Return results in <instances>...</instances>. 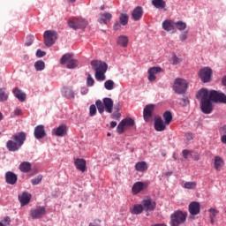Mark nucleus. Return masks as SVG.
<instances>
[{"label": "nucleus", "instance_id": "nucleus-1", "mask_svg": "<svg viewBox=\"0 0 226 226\" xmlns=\"http://www.w3.org/2000/svg\"><path fill=\"white\" fill-rule=\"evenodd\" d=\"M12 139H10L6 143V147L8 151H19L22 146H24V142H26V132H20L11 136Z\"/></svg>", "mask_w": 226, "mask_h": 226}, {"label": "nucleus", "instance_id": "nucleus-2", "mask_svg": "<svg viewBox=\"0 0 226 226\" xmlns=\"http://www.w3.org/2000/svg\"><path fill=\"white\" fill-rule=\"evenodd\" d=\"M91 66L94 72H95V79L98 82H103L107 79L105 73H107V70L109 65L107 63L100 61V60H93L91 62Z\"/></svg>", "mask_w": 226, "mask_h": 226}, {"label": "nucleus", "instance_id": "nucleus-3", "mask_svg": "<svg viewBox=\"0 0 226 226\" xmlns=\"http://www.w3.org/2000/svg\"><path fill=\"white\" fill-rule=\"evenodd\" d=\"M97 110L99 114H103V112H108V114H112V109H114V101L111 98L105 97L102 100H97L95 102Z\"/></svg>", "mask_w": 226, "mask_h": 226}, {"label": "nucleus", "instance_id": "nucleus-4", "mask_svg": "<svg viewBox=\"0 0 226 226\" xmlns=\"http://www.w3.org/2000/svg\"><path fill=\"white\" fill-rule=\"evenodd\" d=\"M188 213L183 212L181 210L175 211L170 215V225L171 226H180L186 222Z\"/></svg>", "mask_w": 226, "mask_h": 226}, {"label": "nucleus", "instance_id": "nucleus-5", "mask_svg": "<svg viewBox=\"0 0 226 226\" xmlns=\"http://www.w3.org/2000/svg\"><path fill=\"white\" fill-rule=\"evenodd\" d=\"M87 24V20L82 18H72L68 20L69 27L74 29V31H77V29H86Z\"/></svg>", "mask_w": 226, "mask_h": 226}, {"label": "nucleus", "instance_id": "nucleus-6", "mask_svg": "<svg viewBox=\"0 0 226 226\" xmlns=\"http://www.w3.org/2000/svg\"><path fill=\"white\" fill-rule=\"evenodd\" d=\"M186 89H188V83L186 82V79H183L181 78L175 79L173 90L177 94H185V93H186Z\"/></svg>", "mask_w": 226, "mask_h": 226}, {"label": "nucleus", "instance_id": "nucleus-7", "mask_svg": "<svg viewBox=\"0 0 226 226\" xmlns=\"http://www.w3.org/2000/svg\"><path fill=\"white\" fill-rule=\"evenodd\" d=\"M61 64H66L69 70H73L79 66V61L73 58V55L67 53L61 57Z\"/></svg>", "mask_w": 226, "mask_h": 226}, {"label": "nucleus", "instance_id": "nucleus-8", "mask_svg": "<svg viewBox=\"0 0 226 226\" xmlns=\"http://www.w3.org/2000/svg\"><path fill=\"white\" fill-rule=\"evenodd\" d=\"M43 38L46 47H52L56 43V40H57V32L54 30L45 31Z\"/></svg>", "mask_w": 226, "mask_h": 226}, {"label": "nucleus", "instance_id": "nucleus-9", "mask_svg": "<svg viewBox=\"0 0 226 226\" xmlns=\"http://www.w3.org/2000/svg\"><path fill=\"white\" fill-rule=\"evenodd\" d=\"M210 100L215 103H226V95L223 93H220L216 90H211L209 92Z\"/></svg>", "mask_w": 226, "mask_h": 226}, {"label": "nucleus", "instance_id": "nucleus-10", "mask_svg": "<svg viewBox=\"0 0 226 226\" xmlns=\"http://www.w3.org/2000/svg\"><path fill=\"white\" fill-rule=\"evenodd\" d=\"M199 77L204 83L211 82V77H213V70L209 67H204L200 70Z\"/></svg>", "mask_w": 226, "mask_h": 226}, {"label": "nucleus", "instance_id": "nucleus-11", "mask_svg": "<svg viewBox=\"0 0 226 226\" xmlns=\"http://www.w3.org/2000/svg\"><path fill=\"white\" fill-rule=\"evenodd\" d=\"M46 213L47 210L44 207H37L30 210V215L32 216L33 220H40V218H43Z\"/></svg>", "mask_w": 226, "mask_h": 226}, {"label": "nucleus", "instance_id": "nucleus-12", "mask_svg": "<svg viewBox=\"0 0 226 226\" xmlns=\"http://www.w3.org/2000/svg\"><path fill=\"white\" fill-rule=\"evenodd\" d=\"M197 98L200 100V103L204 102H209L212 101L211 97L209 96V90L207 88H201L198 93H197Z\"/></svg>", "mask_w": 226, "mask_h": 226}, {"label": "nucleus", "instance_id": "nucleus-13", "mask_svg": "<svg viewBox=\"0 0 226 226\" xmlns=\"http://www.w3.org/2000/svg\"><path fill=\"white\" fill-rule=\"evenodd\" d=\"M189 213L192 216H197L200 213V203L192 201L189 204Z\"/></svg>", "mask_w": 226, "mask_h": 226}, {"label": "nucleus", "instance_id": "nucleus-14", "mask_svg": "<svg viewBox=\"0 0 226 226\" xmlns=\"http://www.w3.org/2000/svg\"><path fill=\"white\" fill-rule=\"evenodd\" d=\"M34 135L37 140H40V139H43V137L47 136V132H45V126L44 125H37L34 128Z\"/></svg>", "mask_w": 226, "mask_h": 226}, {"label": "nucleus", "instance_id": "nucleus-15", "mask_svg": "<svg viewBox=\"0 0 226 226\" xmlns=\"http://www.w3.org/2000/svg\"><path fill=\"white\" fill-rule=\"evenodd\" d=\"M213 101H204L200 102V109L203 114H211L213 112Z\"/></svg>", "mask_w": 226, "mask_h": 226}, {"label": "nucleus", "instance_id": "nucleus-16", "mask_svg": "<svg viewBox=\"0 0 226 226\" xmlns=\"http://www.w3.org/2000/svg\"><path fill=\"white\" fill-rule=\"evenodd\" d=\"M153 110H154V104H148L143 109V117L146 122L149 121L151 119V117L153 116Z\"/></svg>", "mask_w": 226, "mask_h": 226}, {"label": "nucleus", "instance_id": "nucleus-17", "mask_svg": "<svg viewBox=\"0 0 226 226\" xmlns=\"http://www.w3.org/2000/svg\"><path fill=\"white\" fill-rule=\"evenodd\" d=\"M225 167V161L220 155H216L214 157V169L215 170H222Z\"/></svg>", "mask_w": 226, "mask_h": 226}, {"label": "nucleus", "instance_id": "nucleus-18", "mask_svg": "<svg viewBox=\"0 0 226 226\" xmlns=\"http://www.w3.org/2000/svg\"><path fill=\"white\" fill-rule=\"evenodd\" d=\"M18 180L17 174L13 171H7L5 173V181L7 185H16Z\"/></svg>", "mask_w": 226, "mask_h": 226}, {"label": "nucleus", "instance_id": "nucleus-19", "mask_svg": "<svg viewBox=\"0 0 226 226\" xmlns=\"http://www.w3.org/2000/svg\"><path fill=\"white\" fill-rule=\"evenodd\" d=\"M74 165L76 169L80 172H86L87 170V167L86 166V160L84 159H75Z\"/></svg>", "mask_w": 226, "mask_h": 226}, {"label": "nucleus", "instance_id": "nucleus-20", "mask_svg": "<svg viewBox=\"0 0 226 226\" xmlns=\"http://www.w3.org/2000/svg\"><path fill=\"white\" fill-rule=\"evenodd\" d=\"M142 204L146 211H154L156 208V202L152 201L151 200H144Z\"/></svg>", "mask_w": 226, "mask_h": 226}, {"label": "nucleus", "instance_id": "nucleus-21", "mask_svg": "<svg viewBox=\"0 0 226 226\" xmlns=\"http://www.w3.org/2000/svg\"><path fill=\"white\" fill-rule=\"evenodd\" d=\"M145 188L146 184H144L143 182H136L132 188V194L137 195V193H140V192H142V190H144Z\"/></svg>", "mask_w": 226, "mask_h": 226}, {"label": "nucleus", "instance_id": "nucleus-22", "mask_svg": "<svg viewBox=\"0 0 226 226\" xmlns=\"http://www.w3.org/2000/svg\"><path fill=\"white\" fill-rule=\"evenodd\" d=\"M144 11H142V7L138 6L136 7L132 13V17L133 19V20H135L136 22L139 21L140 19H142V15H143Z\"/></svg>", "mask_w": 226, "mask_h": 226}, {"label": "nucleus", "instance_id": "nucleus-23", "mask_svg": "<svg viewBox=\"0 0 226 226\" xmlns=\"http://www.w3.org/2000/svg\"><path fill=\"white\" fill-rule=\"evenodd\" d=\"M67 130L68 129L66 128V125H60L57 128L53 129V133L56 137H64V135H66Z\"/></svg>", "mask_w": 226, "mask_h": 226}, {"label": "nucleus", "instance_id": "nucleus-24", "mask_svg": "<svg viewBox=\"0 0 226 226\" xmlns=\"http://www.w3.org/2000/svg\"><path fill=\"white\" fill-rule=\"evenodd\" d=\"M165 123L163 122V119L162 117H158L154 121V130L156 132H163L165 130Z\"/></svg>", "mask_w": 226, "mask_h": 226}, {"label": "nucleus", "instance_id": "nucleus-25", "mask_svg": "<svg viewBox=\"0 0 226 226\" xmlns=\"http://www.w3.org/2000/svg\"><path fill=\"white\" fill-rule=\"evenodd\" d=\"M21 206H27L31 202V194L28 192H23L21 196H19Z\"/></svg>", "mask_w": 226, "mask_h": 226}, {"label": "nucleus", "instance_id": "nucleus-26", "mask_svg": "<svg viewBox=\"0 0 226 226\" xmlns=\"http://www.w3.org/2000/svg\"><path fill=\"white\" fill-rule=\"evenodd\" d=\"M110 20H112V14L110 12L101 14L100 18L98 19V22L101 24H109Z\"/></svg>", "mask_w": 226, "mask_h": 226}, {"label": "nucleus", "instance_id": "nucleus-27", "mask_svg": "<svg viewBox=\"0 0 226 226\" xmlns=\"http://www.w3.org/2000/svg\"><path fill=\"white\" fill-rule=\"evenodd\" d=\"M12 93L15 98H18L19 102H26V94H24V92H22V90L19 89V87H15L12 90Z\"/></svg>", "mask_w": 226, "mask_h": 226}, {"label": "nucleus", "instance_id": "nucleus-28", "mask_svg": "<svg viewBox=\"0 0 226 226\" xmlns=\"http://www.w3.org/2000/svg\"><path fill=\"white\" fill-rule=\"evenodd\" d=\"M33 165L29 162H23L19 164V170L27 174V172H31Z\"/></svg>", "mask_w": 226, "mask_h": 226}, {"label": "nucleus", "instance_id": "nucleus-29", "mask_svg": "<svg viewBox=\"0 0 226 226\" xmlns=\"http://www.w3.org/2000/svg\"><path fill=\"white\" fill-rule=\"evenodd\" d=\"M63 94L64 96H65V98H68L69 100L75 98V93L70 87H64Z\"/></svg>", "mask_w": 226, "mask_h": 226}, {"label": "nucleus", "instance_id": "nucleus-30", "mask_svg": "<svg viewBox=\"0 0 226 226\" xmlns=\"http://www.w3.org/2000/svg\"><path fill=\"white\" fill-rule=\"evenodd\" d=\"M162 29L164 31H173L174 29V22L172 20L166 19L162 22Z\"/></svg>", "mask_w": 226, "mask_h": 226}, {"label": "nucleus", "instance_id": "nucleus-31", "mask_svg": "<svg viewBox=\"0 0 226 226\" xmlns=\"http://www.w3.org/2000/svg\"><path fill=\"white\" fill-rule=\"evenodd\" d=\"M117 45H120V47H124V48L128 47V36L120 35L117 38Z\"/></svg>", "mask_w": 226, "mask_h": 226}, {"label": "nucleus", "instance_id": "nucleus-32", "mask_svg": "<svg viewBox=\"0 0 226 226\" xmlns=\"http://www.w3.org/2000/svg\"><path fill=\"white\" fill-rule=\"evenodd\" d=\"M152 4L154 8H157V10H163V8L167 6V4L163 0H152Z\"/></svg>", "mask_w": 226, "mask_h": 226}, {"label": "nucleus", "instance_id": "nucleus-33", "mask_svg": "<svg viewBox=\"0 0 226 226\" xmlns=\"http://www.w3.org/2000/svg\"><path fill=\"white\" fill-rule=\"evenodd\" d=\"M208 213H210L209 215L210 223L213 225L215 223V218L218 216V213H220V211H218L216 208L211 207L208 209Z\"/></svg>", "mask_w": 226, "mask_h": 226}, {"label": "nucleus", "instance_id": "nucleus-34", "mask_svg": "<svg viewBox=\"0 0 226 226\" xmlns=\"http://www.w3.org/2000/svg\"><path fill=\"white\" fill-rule=\"evenodd\" d=\"M135 169L138 172H146L147 170V163L146 162H139L136 163Z\"/></svg>", "mask_w": 226, "mask_h": 226}, {"label": "nucleus", "instance_id": "nucleus-35", "mask_svg": "<svg viewBox=\"0 0 226 226\" xmlns=\"http://www.w3.org/2000/svg\"><path fill=\"white\" fill-rule=\"evenodd\" d=\"M144 211L143 205H134L133 208L131 210L132 215H140Z\"/></svg>", "mask_w": 226, "mask_h": 226}, {"label": "nucleus", "instance_id": "nucleus-36", "mask_svg": "<svg viewBox=\"0 0 226 226\" xmlns=\"http://www.w3.org/2000/svg\"><path fill=\"white\" fill-rule=\"evenodd\" d=\"M162 117L165 121V124H170V123H172V113L170 111H165Z\"/></svg>", "mask_w": 226, "mask_h": 226}, {"label": "nucleus", "instance_id": "nucleus-37", "mask_svg": "<svg viewBox=\"0 0 226 226\" xmlns=\"http://www.w3.org/2000/svg\"><path fill=\"white\" fill-rule=\"evenodd\" d=\"M129 19L130 18H129L128 14H126V13L120 14L119 21H120L121 26H127Z\"/></svg>", "mask_w": 226, "mask_h": 226}, {"label": "nucleus", "instance_id": "nucleus-38", "mask_svg": "<svg viewBox=\"0 0 226 226\" xmlns=\"http://www.w3.org/2000/svg\"><path fill=\"white\" fill-rule=\"evenodd\" d=\"M34 68L36 72H42V70H45V62L41 60L35 62Z\"/></svg>", "mask_w": 226, "mask_h": 226}, {"label": "nucleus", "instance_id": "nucleus-39", "mask_svg": "<svg viewBox=\"0 0 226 226\" xmlns=\"http://www.w3.org/2000/svg\"><path fill=\"white\" fill-rule=\"evenodd\" d=\"M197 187V182H185L184 184V188L185 190H193Z\"/></svg>", "mask_w": 226, "mask_h": 226}, {"label": "nucleus", "instance_id": "nucleus-40", "mask_svg": "<svg viewBox=\"0 0 226 226\" xmlns=\"http://www.w3.org/2000/svg\"><path fill=\"white\" fill-rule=\"evenodd\" d=\"M8 100V94L6 88H0V102H6Z\"/></svg>", "mask_w": 226, "mask_h": 226}, {"label": "nucleus", "instance_id": "nucleus-41", "mask_svg": "<svg viewBox=\"0 0 226 226\" xmlns=\"http://www.w3.org/2000/svg\"><path fill=\"white\" fill-rule=\"evenodd\" d=\"M175 26L178 31H185L186 29V23L179 20L177 23H175Z\"/></svg>", "mask_w": 226, "mask_h": 226}, {"label": "nucleus", "instance_id": "nucleus-42", "mask_svg": "<svg viewBox=\"0 0 226 226\" xmlns=\"http://www.w3.org/2000/svg\"><path fill=\"white\" fill-rule=\"evenodd\" d=\"M124 128H126V125L124 124V122L121 121L119 124L117 125V132L119 135L124 133Z\"/></svg>", "mask_w": 226, "mask_h": 226}, {"label": "nucleus", "instance_id": "nucleus-43", "mask_svg": "<svg viewBox=\"0 0 226 226\" xmlns=\"http://www.w3.org/2000/svg\"><path fill=\"white\" fill-rule=\"evenodd\" d=\"M104 87L108 91H112V89H114V82L111 79L105 81Z\"/></svg>", "mask_w": 226, "mask_h": 226}, {"label": "nucleus", "instance_id": "nucleus-44", "mask_svg": "<svg viewBox=\"0 0 226 226\" xmlns=\"http://www.w3.org/2000/svg\"><path fill=\"white\" fill-rule=\"evenodd\" d=\"M87 85L88 87H93V86H94V79H93L91 74H87Z\"/></svg>", "mask_w": 226, "mask_h": 226}, {"label": "nucleus", "instance_id": "nucleus-45", "mask_svg": "<svg viewBox=\"0 0 226 226\" xmlns=\"http://www.w3.org/2000/svg\"><path fill=\"white\" fill-rule=\"evenodd\" d=\"M122 122H124L125 126H133L135 124V121L132 118H125L123 119Z\"/></svg>", "mask_w": 226, "mask_h": 226}, {"label": "nucleus", "instance_id": "nucleus-46", "mask_svg": "<svg viewBox=\"0 0 226 226\" xmlns=\"http://www.w3.org/2000/svg\"><path fill=\"white\" fill-rule=\"evenodd\" d=\"M162 72L161 67H151L148 69V73H151L152 75H156V73H160Z\"/></svg>", "mask_w": 226, "mask_h": 226}, {"label": "nucleus", "instance_id": "nucleus-47", "mask_svg": "<svg viewBox=\"0 0 226 226\" xmlns=\"http://www.w3.org/2000/svg\"><path fill=\"white\" fill-rule=\"evenodd\" d=\"M41 179H43V177L38 176L37 177L33 178L31 183L34 185V186H36V185H40V183H41Z\"/></svg>", "mask_w": 226, "mask_h": 226}, {"label": "nucleus", "instance_id": "nucleus-48", "mask_svg": "<svg viewBox=\"0 0 226 226\" xmlns=\"http://www.w3.org/2000/svg\"><path fill=\"white\" fill-rule=\"evenodd\" d=\"M96 115V105L92 104L89 108V116L93 117V116Z\"/></svg>", "mask_w": 226, "mask_h": 226}, {"label": "nucleus", "instance_id": "nucleus-49", "mask_svg": "<svg viewBox=\"0 0 226 226\" xmlns=\"http://www.w3.org/2000/svg\"><path fill=\"white\" fill-rule=\"evenodd\" d=\"M183 61L181 58L177 57V56L174 55L172 56V64H179Z\"/></svg>", "mask_w": 226, "mask_h": 226}, {"label": "nucleus", "instance_id": "nucleus-50", "mask_svg": "<svg viewBox=\"0 0 226 226\" xmlns=\"http://www.w3.org/2000/svg\"><path fill=\"white\" fill-rule=\"evenodd\" d=\"M102 221L99 219H95L93 222H90L88 226H102Z\"/></svg>", "mask_w": 226, "mask_h": 226}, {"label": "nucleus", "instance_id": "nucleus-51", "mask_svg": "<svg viewBox=\"0 0 226 226\" xmlns=\"http://www.w3.org/2000/svg\"><path fill=\"white\" fill-rule=\"evenodd\" d=\"M179 39L180 41H186V40L188 39V33L180 34Z\"/></svg>", "mask_w": 226, "mask_h": 226}, {"label": "nucleus", "instance_id": "nucleus-52", "mask_svg": "<svg viewBox=\"0 0 226 226\" xmlns=\"http://www.w3.org/2000/svg\"><path fill=\"white\" fill-rule=\"evenodd\" d=\"M111 117L112 119H117L118 121V119L121 118V113H119V111H116V113L111 115Z\"/></svg>", "mask_w": 226, "mask_h": 226}, {"label": "nucleus", "instance_id": "nucleus-53", "mask_svg": "<svg viewBox=\"0 0 226 226\" xmlns=\"http://www.w3.org/2000/svg\"><path fill=\"white\" fill-rule=\"evenodd\" d=\"M47 53L45 51H42L41 49H37L36 56L38 57H43Z\"/></svg>", "mask_w": 226, "mask_h": 226}, {"label": "nucleus", "instance_id": "nucleus-54", "mask_svg": "<svg viewBox=\"0 0 226 226\" xmlns=\"http://www.w3.org/2000/svg\"><path fill=\"white\" fill-rule=\"evenodd\" d=\"M113 29L114 31H118V29H121V23H119L118 21H117L114 26H113Z\"/></svg>", "mask_w": 226, "mask_h": 226}, {"label": "nucleus", "instance_id": "nucleus-55", "mask_svg": "<svg viewBox=\"0 0 226 226\" xmlns=\"http://www.w3.org/2000/svg\"><path fill=\"white\" fill-rule=\"evenodd\" d=\"M148 80L149 82H154V80H156V76L154 74L148 73Z\"/></svg>", "mask_w": 226, "mask_h": 226}, {"label": "nucleus", "instance_id": "nucleus-56", "mask_svg": "<svg viewBox=\"0 0 226 226\" xmlns=\"http://www.w3.org/2000/svg\"><path fill=\"white\" fill-rule=\"evenodd\" d=\"M26 47H31L33 45V37H28L26 42Z\"/></svg>", "mask_w": 226, "mask_h": 226}, {"label": "nucleus", "instance_id": "nucleus-57", "mask_svg": "<svg viewBox=\"0 0 226 226\" xmlns=\"http://www.w3.org/2000/svg\"><path fill=\"white\" fill-rule=\"evenodd\" d=\"M182 154H183L185 160H186L188 158V155L190 154V151L185 149V150H183Z\"/></svg>", "mask_w": 226, "mask_h": 226}, {"label": "nucleus", "instance_id": "nucleus-58", "mask_svg": "<svg viewBox=\"0 0 226 226\" xmlns=\"http://www.w3.org/2000/svg\"><path fill=\"white\" fill-rule=\"evenodd\" d=\"M220 133H222V135H226V125H222L220 129H219Z\"/></svg>", "mask_w": 226, "mask_h": 226}, {"label": "nucleus", "instance_id": "nucleus-59", "mask_svg": "<svg viewBox=\"0 0 226 226\" xmlns=\"http://www.w3.org/2000/svg\"><path fill=\"white\" fill-rule=\"evenodd\" d=\"M185 137L188 140H193V134L192 132H187Z\"/></svg>", "mask_w": 226, "mask_h": 226}, {"label": "nucleus", "instance_id": "nucleus-60", "mask_svg": "<svg viewBox=\"0 0 226 226\" xmlns=\"http://www.w3.org/2000/svg\"><path fill=\"white\" fill-rule=\"evenodd\" d=\"M14 116H22V109H16L14 110Z\"/></svg>", "mask_w": 226, "mask_h": 226}, {"label": "nucleus", "instance_id": "nucleus-61", "mask_svg": "<svg viewBox=\"0 0 226 226\" xmlns=\"http://www.w3.org/2000/svg\"><path fill=\"white\" fill-rule=\"evenodd\" d=\"M4 222L6 223V224H5L6 226H9L10 223L11 222V219H10V217H5V218L4 219Z\"/></svg>", "mask_w": 226, "mask_h": 226}, {"label": "nucleus", "instance_id": "nucleus-62", "mask_svg": "<svg viewBox=\"0 0 226 226\" xmlns=\"http://www.w3.org/2000/svg\"><path fill=\"white\" fill-rule=\"evenodd\" d=\"M221 142H222V144H226V134H223V135L221 137Z\"/></svg>", "mask_w": 226, "mask_h": 226}, {"label": "nucleus", "instance_id": "nucleus-63", "mask_svg": "<svg viewBox=\"0 0 226 226\" xmlns=\"http://www.w3.org/2000/svg\"><path fill=\"white\" fill-rule=\"evenodd\" d=\"M182 102H184V105H188V103H190V101L187 98H182Z\"/></svg>", "mask_w": 226, "mask_h": 226}, {"label": "nucleus", "instance_id": "nucleus-64", "mask_svg": "<svg viewBox=\"0 0 226 226\" xmlns=\"http://www.w3.org/2000/svg\"><path fill=\"white\" fill-rule=\"evenodd\" d=\"M222 84L226 87V75L222 78Z\"/></svg>", "mask_w": 226, "mask_h": 226}]
</instances>
